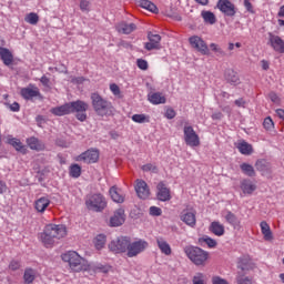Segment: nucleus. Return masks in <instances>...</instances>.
<instances>
[{"label":"nucleus","mask_w":284,"mask_h":284,"mask_svg":"<svg viewBox=\"0 0 284 284\" xmlns=\"http://www.w3.org/2000/svg\"><path fill=\"white\" fill-rule=\"evenodd\" d=\"M68 236V229L63 224H47L40 234V241L44 247H54L61 239Z\"/></svg>","instance_id":"f257e3e1"},{"label":"nucleus","mask_w":284,"mask_h":284,"mask_svg":"<svg viewBox=\"0 0 284 284\" xmlns=\"http://www.w3.org/2000/svg\"><path fill=\"white\" fill-rule=\"evenodd\" d=\"M61 258L64 263L69 264L71 272H88L90 270L88 261L79 255L77 251H68L62 254Z\"/></svg>","instance_id":"f03ea898"},{"label":"nucleus","mask_w":284,"mask_h":284,"mask_svg":"<svg viewBox=\"0 0 284 284\" xmlns=\"http://www.w3.org/2000/svg\"><path fill=\"white\" fill-rule=\"evenodd\" d=\"M91 104L98 116H110L113 110L112 102L105 100L99 93L91 94Z\"/></svg>","instance_id":"7ed1b4c3"},{"label":"nucleus","mask_w":284,"mask_h":284,"mask_svg":"<svg viewBox=\"0 0 284 284\" xmlns=\"http://www.w3.org/2000/svg\"><path fill=\"white\" fill-rule=\"evenodd\" d=\"M183 252L186 254L187 258L194 263V265H205L207 258H210V253L199 246H184Z\"/></svg>","instance_id":"20e7f679"},{"label":"nucleus","mask_w":284,"mask_h":284,"mask_svg":"<svg viewBox=\"0 0 284 284\" xmlns=\"http://www.w3.org/2000/svg\"><path fill=\"white\" fill-rule=\"evenodd\" d=\"M88 108H90V104H88L85 101H73V102H69V111L70 114H74L75 113V119H78V121H85V119H88Z\"/></svg>","instance_id":"39448f33"},{"label":"nucleus","mask_w":284,"mask_h":284,"mask_svg":"<svg viewBox=\"0 0 284 284\" xmlns=\"http://www.w3.org/2000/svg\"><path fill=\"white\" fill-rule=\"evenodd\" d=\"M148 247H150V244L145 240L140 239L138 241L132 242L129 239L126 256L129 258H134L135 256H139V254H143V252H145Z\"/></svg>","instance_id":"423d86ee"},{"label":"nucleus","mask_w":284,"mask_h":284,"mask_svg":"<svg viewBox=\"0 0 284 284\" xmlns=\"http://www.w3.org/2000/svg\"><path fill=\"white\" fill-rule=\"evenodd\" d=\"M85 205L88 210H91L92 212H103V210H105L108 206V202L103 195L93 194L87 199Z\"/></svg>","instance_id":"0eeeda50"},{"label":"nucleus","mask_w":284,"mask_h":284,"mask_svg":"<svg viewBox=\"0 0 284 284\" xmlns=\"http://www.w3.org/2000/svg\"><path fill=\"white\" fill-rule=\"evenodd\" d=\"M130 243V237L120 236L109 243L110 252L113 254H128V245Z\"/></svg>","instance_id":"6e6552de"},{"label":"nucleus","mask_w":284,"mask_h":284,"mask_svg":"<svg viewBox=\"0 0 284 284\" xmlns=\"http://www.w3.org/2000/svg\"><path fill=\"white\" fill-rule=\"evenodd\" d=\"M184 141L190 148H199L201 145V139L192 125H185L183 129Z\"/></svg>","instance_id":"1a4fd4ad"},{"label":"nucleus","mask_w":284,"mask_h":284,"mask_svg":"<svg viewBox=\"0 0 284 284\" xmlns=\"http://www.w3.org/2000/svg\"><path fill=\"white\" fill-rule=\"evenodd\" d=\"M189 43L193 50L201 52L203 55L210 54V49L207 48V43H205L203 38L199 36H192L189 38Z\"/></svg>","instance_id":"9d476101"},{"label":"nucleus","mask_w":284,"mask_h":284,"mask_svg":"<svg viewBox=\"0 0 284 284\" xmlns=\"http://www.w3.org/2000/svg\"><path fill=\"white\" fill-rule=\"evenodd\" d=\"M255 170L266 179H272V173L274 172L272 163L265 159H260L255 162Z\"/></svg>","instance_id":"9b49d317"},{"label":"nucleus","mask_w":284,"mask_h":284,"mask_svg":"<svg viewBox=\"0 0 284 284\" xmlns=\"http://www.w3.org/2000/svg\"><path fill=\"white\" fill-rule=\"evenodd\" d=\"M217 8L225 14V17H235L236 16V6L230 0H219Z\"/></svg>","instance_id":"f8f14e48"},{"label":"nucleus","mask_w":284,"mask_h":284,"mask_svg":"<svg viewBox=\"0 0 284 284\" xmlns=\"http://www.w3.org/2000/svg\"><path fill=\"white\" fill-rule=\"evenodd\" d=\"M75 161L82 163H97L99 161V150L90 149L75 158Z\"/></svg>","instance_id":"ddd939ff"},{"label":"nucleus","mask_w":284,"mask_h":284,"mask_svg":"<svg viewBox=\"0 0 284 284\" xmlns=\"http://www.w3.org/2000/svg\"><path fill=\"white\" fill-rule=\"evenodd\" d=\"M125 223V210L116 209L110 217V227H121Z\"/></svg>","instance_id":"4468645a"},{"label":"nucleus","mask_w":284,"mask_h":284,"mask_svg":"<svg viewBox=\"0 0 284 284\" xmlns=\"http://www.w3.org/2000/svg\"><path fill=\"white\" fill-rule=\"evenodd\" d=\"M268 43L275 52L284 54V40L281 37L268 32Z\"/></svg>","instance_id":"2eb2a0df"},{"label":"nucleus","mask_w":284,"mask_h":284,"mask_svg":"<svg viewBox=\"0 0 284 284\" xmlns=\"http://www.w3.org/2000/svg\"><path fill=\"white\" fill-rule=\"evenodd\" d=\"M135 192L139 199L145 200L150 197V186H148V183L143 180H136Z\"/></svg>","instance_id":"dca6fc26"},{"label":"nucleus","mask_w":284,"mask_h":284,"mask_svg":"<svg viewBox=\"0 0 284 284\" xmlns=\"http://www.w3.org/2000/svg\"><path fill=\"white\" fill-rule=\"evenodd\" d=\"M149 42L145 43V50H159L161 48V37L156 33H148Z\"/></svg>","instance_id":"f3484780"},{"label":"nucleus","mask_w":284,"mask_h":284,"mask_svg":"<svg viewBox=\"0 0 284 284\" xmlns=\"http://www.w3.org/2000/svg\"><path fill=\"white\" fill-rule=\"evenodd\" d=\"M180 219L189 227H196V212L194 211H182Z\"/></svg>","instance_id":"a211bd4d"},{"label":"nucleus","mask_w":284,"mask_h":284,"mask_svg":"<svg viewBox=\"0 0 284 284\" xmlns=\"http://www.w3.org/2000/svg\"><path fill=\"white\" fill-rule=\"evenodd\" d=\"M240 187L243 194H254V192H256V183L252 182L250 179L242 180Z\"/></svg>","instance_id":"6ab92c4d"},{"label":"nucleus","mask_w":284,"mask_h":284,"mask_svg":"<svg viewBox=\"0 0 284 284\" xmlns=\"http://www.w3.org/2000/svg\"><path fill=\"white\" fill-rule=\"evenodd\" d=\"M237 270H241L242 272H250V270H254V263H252L250 256H242L239 258Z\"/></svg>","instance_id":"aec40b11"},{"label":"nucleus","mask_w":284,"mask_h":284,"mask_svg":"<svg viewBox=\"0 0 284 284\" xmlns=\"http://www.w3.org/2000/svg\"><path fill=\"white\" fill-rule=\"evenodd\" d=\"M224 219L234 230H241V220L232 211H225Z\"/></svg>","instance_id":"412c9836"},{"label":"nucleus","mask_w":284,"mask_h":284,"mask_svg":"<svg viewBox=\"0 0 284 284\" xmlns=\"http://www.w3.org/2000/svg\"><path fill=\"white\" fill-rule=\"evenodd\" d=\"M7 143L9 145H12V148H14V150H17V152H21V154H26V152H28V149H26V145H23V143H21V140L17 139V138H12V135L7 136Z\"/></svg>","instance_id":"4be33fe9"},{"label":"nucleus","mask_w":284,"mask_h":284,"mask_svg":"<svg viewBox=\"0 0 284 284\" xmlns=\"http://www.w3.org/2000/svg\"><path fill=\"white\" fill-rule=\"evenodd\" d=\"M172 199V195H170V189H168L163 182H160L158 184V200L159 201H170Z\"/></svg>","instance_id":"5701e85b"},{"label":"nucleus","mask_w":284,"mask_h":284,"mask_svg":"<svg viewBox=\"0 0 284 284\" xmlns=\"http://www.w3.org/2000/svg\"><path fill=\"white\" fill-rule=\"evenodd\" d=\"M0 59L4 65H12L14 55H12L8 48L0 47Z\"/></svg>","instance_id":"b1692460"},{"label":"nucleus","mask_w":284,"mask_h":284,"mask_svg":"<svg viewBox=\"0 0 284 284\" xmlns=\"http://www.w3.org/2000/svg\"><path fill=\"white\" fill-rule=\"evenodd\" d=\"M156 245L162 254L170 256L172 254V246L163 237H156Z\"/></svg>","instance_id":"393cba45"},{"label":"nucleus","mask_w":284,"mask_h":284,"mask_svg":"<svg viewBox=\"0 0 284 284\" xmlns=\"http://www.w3.org/2000/svg\"><path fill=\"white\" fill-rule=\"evenodd\" d=\"M118 32L121 34H132L134 30H136V24L134 23H126V22H121L116 26Z\"/></svg>","instance_id":"a878e982"},{"label":"nucleus","mask_w":284,"mask_h":284,"mask_svg":"<svg viewBox=\"0 0 284 284\" xmlns=\"http://www.w3.org/2000/svg\"><path fill=\"white\" fill-rule=\"evenodd\" d=\"M50 112L54 116H65L67 114H70V104L68 102V103L62 104L60 106L52 108L50 110Z\"/></svg>","instance_id":"bb28decb"},{"label":"nucleus","mask_w":284,"mask_h":284,"mask_svg":"<svg viewBox=\"0 0 284 284\" xmlns=\"http://www.w3.org/2000/svg\"><path fill=\"white\" fill-rule=\"evenodd\" d=\"M210 232L215 236H223L225 234V226L221 222H212L209 226Z\"/></svg>","instance_id":"cd10ccee"},{"label":"nucleus","mask_w":284,"mask_h":284,"mask_svg":"<svg viewBox=\"0 0 284 284\" xmlns=\"http://www.w3.org/2000/svg\"><path fill=\"white\" fill-rule=\"evenodd\" d=\"M50 206V199L48 197H40L34 202V207L37 212H40V214H43L45 210Z\"/></svg>","instance_id":"c85d7f7f"},{"label":"nucleus","mask_w":284,"mask_h":284,"mask_svg":"<svg viewBox=\"0 0 284 284\" xmlns=\"http://www.w3.org/2000/svg\"><path fill=\"white\" fill-rule=\"evenodd\" d=\"M239 152L244 154L245 156H250L254 152L252 144L247 143L246 141L242 140L236 145Z\"/></svg>","instance_id":"c756f323"},{"label":"nucleus","mask_w":284,"mask_h":284,"mask_svg":"<svg viewBox=\"0 0 284 284\" xmlns=\"http://www.w3.org/2000/svg\"><path fill=\"white\" fill-rule=\"evenodd\" d=\"M20 93L21 97H23L27 101H30V99H34L36 97H39V94H41L39 92V88H23Z\"/></svg>","instance_id":"7c9ffc66"},{"label":"nucleus","mask_w":284,"mask_h":284,"mask_svg":"<svg viewBox=\"0 0 284 284\" xmlns=\"http://www.w3.org/2000/svg\"><path fill=\"white\" fill-rule=\"evenodd\" d=\"M149 101L153 105H161V104L165 103L166 99L164 98L163 93L155 92V93L149 94Z\"/></svg>","instance_id":"2f4dec72"},{"label":"nucleus","mask_w":284,"mask_h":284,"mask_svg":"<svg viewBox=\"0 0 284 284\" xmlns=\"http://www.w3.org/2000/svg\"><path fill=\"white\" fill-rule=\"evenodd\" d=\"M138 6H140V8H143L144 10H148L149 12H153L154 14L159 12V8H156V4H154L150 0H139Z\"/></svg>","instance_id":"473e14b6"},{"label":"nucleus","mask_w":284,"mask_h":284,"mask_svg":"<svg viewBox=\"0 0 284 284\" xmlns=\"http://www.w3.org/2000/svg\"><path fill=\"white\" fill-rule=\"evenodd\" d=\"M260 227L264 236V241H272V239H274V235L272 234V229H270V224H267V222H261Z\"/></svg>","instance_id":"72a5a7b5"},{"label":"nucleus","mask_w":284,"mask_h":284,"mask_svg":"<svg viewBox=\"0 0 284 284\" xmlns=\"http://www.w3.org/2000/svg\"><path fill=\"white\" fill-rule=\"evenodd\" d=\"M225 79L227 83H231V85H239V83H241L239 73H236L234 70H227L225 73Z\"/></svg>","instance_id":"f704fd0d"},{"label":"nucleus","mask_w":284,"mask_h":284,"mask_svg":"<svg viewBox=\"0 0 284 284\" xmlns=\"http://www.w3.org/2000/svg\"><path fill=\"white\" fill-rule=\"evenodd\" d=\"M109 192L114 203H123L125 201V197L123 196V194H121V191H119L116 186L111 187Z\"/></svg>","instance_id":"c9c22d12"},{"label":"nucleus","mask_w":284,"mask_h":284,"mask_svg":"<svg viewBox=\"0 0 284 284\" xmlns=\"http://www.w3.org/2000/svg\"><path fill=\"white\" fill-rule=\"evenodd\" d=\"M236 284H254V277L246 276L243 272H237L235 276Z\"/></svg>","instance_id":"e433bc0d"},{"label":"nucleus","mask_w":284,"mask_h":284,"mask_svg":"<svg viewBox=\"0 0 284 284\" xmlns=\"http://www.w3.org/2000/svg\"><path fill=\"white\" fill-rule=\"evenodd\" d=\"M240 170L245 174V176H256V171L252 164L244 162L240 165Z\"/></svg>","instance_id":"4c0bfd02"},{"label":"nucleus","mask_w":284,"mask_h":284,"mask_svg":"<svg viewBox=\"0 0 284 284\" xmlns=\"http://www.w3.org/2000/svg\"><path fill=\"white\" fill-rule=\"evenodd\" d=\"M131 120L133 121V123H150V115L145 114V113H140V114H133L131 116Z\"/></svg>","instance_id":"58836bf2"},{"label":"nucleus","mask_w":284,"mask_h":284,"mask_svg":"<svg viewBox=\"0 0 284 284\" xmlns=\"http://www.w3.org/2000/svg\"><path fill=\"white\" fill-rule=\"evenodd\" d=\"M37 276V272L32 268H26L23 274V281L26 284H30L34 282V278Z\"/></svg>","instance_id":"ea45409f"},{"label":"nucleus","mask_w":284,"mask_h":284,"mask_svg":"<svg viewBox=\"0 0 284 284\" xmlns=\"http://www.w3.org/2000/svg\"><path fill=\"white\" fill-rule=\"evenodd\" d=\"M201 16L205 23H210V26H214V23H216V16H214L213 12L202 11Z\"/></svg>","instance_id":"a19ab883"},{"label":"nucleus","mask_w":284,"mask_h":284,"mask_svg":"<svg viewBox=\"0 0 284 284\" xmlns=\"http://www.w3.org/2000/svg\"><path fill=\"white\" fill-rule=\"evenodd\" d=\"M27 143H28L30 150H37V151H39V150H42V149H43V144H41V142H40L39 139H37V138H29V139L27 140Z\"/></svg>","instance_id":"79ce46f5"},{"label":"nucleus","mask_w":284,"mask_h":284,"mask_svg":"<svg viewBox=\"0 0 284 284\" xmlns=\"http://www.w3.org/2000/svg\"><path fill=\"white\" fill-rule=\"evenodd\" d=\"M105 235L100 234L94 239L95 250H103L105 247Z\"/></svg>","instance_id":"37998d69"},{"label":"nucleus","mask_w":284,"mask_h":284,"mask_svg":"<svg viewBox=\"0 0 284 284\" xmlns=\"http://www.w3.org/2000/svg\"><path fill=\"white\" fill-rule=\"evenodd\" d=\"M69 174L72 179H79L81 176V166L79 164H72L69 169Z\"/></svg>","instance_id":"c03bdc74"},{"label":"nucleus","mask_w":284,"mask_h":284,"mask_svg":"<svg viewBox=\"0 0 284 284\" xmlns=\"http://www.w3.org/2000/svg\"><path fill=\"white\" fill-rule=\"evenodd\" d=\"M24 21L30 26H37L39 23V14L31 12L26 16Z\"/></svg>","instance_id":"a18cd8bd"},{"label":"nucleus","mask_w":284,"mask_h":284,"mask_svg":"<svg viewBox=\"0 0 284 284\" xmlns=\"http://www.w3.org/2000/svg\"><path fill=\"white\" fill-rule=\"evenodd\" d=\"M193 284H205V274L196 273L192 278Z\"/></svg>","instance_id":"49530a36"},{"label":"nucleus","mask_w":284,"mask_h":284,"mask_svg":"<svg viewBox=\"0 0 284 284\" xmlns=\"http://www.w3.org/2000/svg\"><path fill=\"white\" fill-rule=\"evenodd\" d=\"M210 48L213 52H215L217 54V57H225V51H223V49H221V47H219V44L211 43Z\"/></svg>","instance_id":"de8ad7c7"},{"label":"nucleus","mask_w":284,"mask_h":284,"mask_svg":"<svg viewBox=\"0 0 284 284\" xmlns=\"http://www.w3.org/2000/svg\"><path fill=\"white\" fill-rule=\"evenodd\" d=\"M202 241H203V243H206L207 247H210V248H214L217 245L216 240H214L210 236H204L202 239Z\"/></svg>","instance_id":"09e8293b"},{"label":"nucleus","mask_w":284,"mask_h":284,"mask_svg":"<svg viewBox=\"0 0 284 284\" xmlns=\"http://www.w3.org/2000/svg\"><path fill=\"white\" fill-rule=\"evenodd\" d=\"M149 214L151 216H161V214H163V211L161 210V207L158 206H151L149 209Z\"/></svg>","instance_id":"8fccbe9b"},{"label":"nucleus","mask_w":284,"mask_h":284,"mask_svg":"<svg viewBox=\"0 0 284 284\" xmlns=\"http://www.w3.org/2000/svg\"><path fill=\"white\" fill-rule=\"evenodd\" d=\"M94 270H97L98 272H102L103 274H108V272H110V266L99 263L94 265Z\"/></svg>","instance_id":"3c124183"},{"label":"nucleus","mask_w":284,"mask_h":284,"mask_svg":"<svg viewBox=\"0 0 284 284\" xmlns=\"http://www.w3.org/2000/svg\"><path fill=\"white\" fill-rule=\"evenodd\" d=\"M263 125L265 130H274V121L270 116L264 120Z\"/></svg>","instance_id":"603ef678"},{"label":"nucleus","mask_w":284,"mask_h":284,"mask_svg":"<svg viewBox=\"0 0 284 284\" xmlns=\"http://www.w3.org/2000/svg\"><path fill=\"white\" fill-rule=\"evenodd\" d=\"M80 10H82V12H89L90 11V0H81L80 1Z\"/></svg>","instance_id":"864d4df0"},{"label":"nucleus","mask_w":284,"mask_h":284,"mask_svg":"<svg viewBox=\"0 0 284 284\" xmlns=\"http://www.w3.org/2000/svg\"><path fill=\"white\" fill-rule=\"evenodd\" d=\"M136 65L140 70H148V61H145L143 59H138Z\"/></svg>","instance_id":"5fc2aeb1"},{"label":"nucleus","mask_w":284,"mask_h":284,"mask_svg":"<svg viewBox=\"0 0 284 284\" xmlns=\"http://www.w3.org/2000/svg\"><path fill=\"white\" fill-rule=\"evenodd\" d=\"M143 172H156V166L152 163L142 166Z\"/></svg>","instance_id":"6e6d98bb"},{"label":"nucleus","mask_w":284,"mask_h":284,"mask_svg":"<svg viewBox=\"0 0 284 284\" xmlns=\"http://www.w3.org/2000/svg\"><path fill=\"white\" fill-rule=\"evenodd\" d=\"M110 90L114 97H119V94H121V89L116 85V83L110 84Z\"/></svg>","instance_id":"4d7b16f0"},{"label":"nucleus","mask_w":284,"mask_h":284,"mask_svg":"<svg viewBox=\"0 0 284 284\" xmlns=\"http://www.w3.org/2000/svg\"><path fill=\"white\" fill-rule=\"evenodd\" d=\"M21 267V263L19 261H11L9 264V270H12L13 272H17Z\"/></svg>","instance_id":"13d9d810"},{"label":"nucleus","mask_w":284,"mask_h":284,"mask_svg":"<svg viewBox=\"0 0 284 284\" xmlns=\"http://www.w3.org/2000/svg\"><path fill=\"white\" fill-rule=\"evenodd\" d=\"M174 116H176V111H174V109L169 108L165 111V118L166 119H174Z\"/></svg>","instance_id":"bf43d9fd"},{"label":"nucleus","mask_w":284,"mask_h":284,"mask_svg":"<svg viewBox=\"0 0 284 284\" xmlns=\"http://www.w3.org/2000/svg\"><path fill=\"white\" fill-rule=\"evenodd\" d=\"M244 8L247 10V12L254 14V7L252 6V2H250V0H244Z\"/></svg>","instance_id":"052dcab7"},{"label":"nucleus","mask_w":284,"mask_h":284,"mask_svg":"<svg viewBox=\"0 0 284 284\" xmlns=\"http://www.w3.org/2000/svg\"><path fill=\"white\" fill-rule=\"evenodd\" d=\"M40 82L42 83V85H44V88H49L50 87V78L43 75L41 79H40Z\"/></svg>","instance_id":"680f3d73"},{"label":"nucleus","mask_w":284,"mask_h":284,"mask_svg":"<svg viewBox=\"0 0 284 284\" xmlns=\"http://www.w3.org/2000/svg\"><path fill=\"white\" fill-rule=\"evenodd\" d=\"M11 112H19L21 110V106L19 105L18 102H13L11 105H9Z\"/></svg>","instance_id":"e2e57ef3"},{"label":"nucleus","mask_w":284,"mask_h":284,"mask_svg":"<svg viewBox=\"0 0 284 284\" xmlns=\"http://www.w3.org/2000/svg\"><path fill=\"white\" fill-rule=\"evenodd\" d=\"M71 81L73 83H77L78 85H81V83H83L85 81V78H83V77L72 78Z\"/></svg>","instance_id":"0e129e2a"},{"label":"nucleus","mask_w":284,"mask_h":284,"mask_svg":"<svg viewBox=\"0 0 284 284\" xmlns=\"http://www.w3.org/2000/svg\"><path fill=\"white\" fill-rule=\"evenodd\" d=\"M235 105H237V108H245V100H243V98L235 100Z\"/></svg>","instance_id":"69168bd1"},{"label":"nucleus","mask_w":284,"mask_h":284,"mask_svg":"<svg viewBox=\"0 0 284 284\" xmlns=\"http://www.w3.org/2000/svg\"><path fill=\"white\" fill-rule=\"evenodd\" d=\"M212 119H213L214 121H219V120L223 119V113H221V112H215V113L212 114Z\"/></svg>","instance_id":"338daca9"},{"label":"nucleus","mask_w":284,"mask_h":284,"mask_svg":"<svg viewBox=\"0 0 284 284\" xmlns=\"http://www.w3.org/2000/svg\"><path fill=\"white\" fill-rule=\"evenodd\" d=\"M277 116H280V119L284 120V110L283 109H277L276 111Z\"/></svg>","instance_id":"774afa93"}]
</instances>
